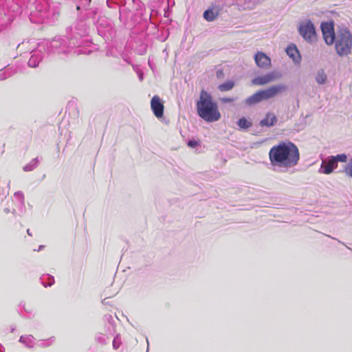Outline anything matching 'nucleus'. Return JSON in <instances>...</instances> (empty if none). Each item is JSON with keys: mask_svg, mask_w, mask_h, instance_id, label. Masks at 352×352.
<instances>
[{"mask_svg": "<svg viewBox=\"0 0 352 352\" xmlns=\"http://www.w3.org/2000/svg\"><path fill=\"white\" fill-rule=\"evenodd\" d=\"M269 158L274 167L288 169L298 164L300 153L298 147L293 142H282L270 148Z\"/></svg>", "mask_w": 352, "mask_h": 352, "instance_id": "obj_1", "label": "nucleus"}, {"mask_svg": "<svg viewBox=\"0 0 352 352\" xmlns=\"http://www.w3.org/2000/svg\"><path fill=\"white\" fill-rule=\"evenodd\" d=\"M197 110L199 116L208 122H216L221 118L217 102L213 101L211 94L204 89L197 102Z\"/></svg>", "mask_w": 352, "mask_h": 352, "instance_id": "obj_2", "label": "nucleus"}, {"mask_svg": "<svg viewBox=\"0 0 352 352\" xmlns=\"http://www.w3.org/2000/svg\"><path fill=\"white\" fill-rule=\"evenodd\" d=\"M288 89L285 84H278L270 87L266 89L256 91L252 96L248 97L243 101V104L246 107H251L256 105L263 100H267L280 94Z\"/></svg>", "mask_w": 352, "mask_h": 352, "instance_id": "obj_3", "label": "nucleus"}, {"mask_svg": "<svg viewBox=\"0 0 352 352\" xmlns=\"http://www.w3.org/2000/svg\"><path fill=\"white\" fill-rule=\"evenodd\" d=\"M79 45L77 38L58 36L46 43V48L49 54H68L72 50Z\"/></svg>", "mask_w": 352, "mask_h": 352, "instance_id": "obj_4", "label": "nucleus"}, {"mask_svg": "<svg viewBox=\"0 0 352 352\" xmlns=\"http://www.w3.org/2000/svg\"><path fill=\"white\" fill-rule=\"evenodd\" d=\"M334 43L336 52L339 56L349 54L352 46V34L349 30L343 28L338 30Z\"/></svg>", "mask_w": 352, "mask_h": 352, "instance_id": "obj_5", "label": "nucleus"}, {"mask_svg": "<svg viewBox=\"0 0 352 352\" xmlns=\"http://www.w3.org/2000/svg\"><path fill=\"white\" fill-rule=\"evenodd\" d=\"M298 31L299 34L308 43L312 44L316 42L317 37L316 28L311 20L308 19L300 22L298 27Z\"/></svg>", "mask_w": 352, "mask_h": 352, "instance_id": "obj_6", "label": "nucleus"}, {"mask_svg": "<svg viewBox=\"0 0 352 352\" xmlns=\"http://www.w3.org/2000/svg\"><path fill=\"white\" fill-rule=\"evenodd\" d=\"M88 33V26L86 22L83 20H77L74 22V23L69 28L67 29V34L69 37L77 38V41L78 39Z\"/></svg>", "mask_w": 352, "mask_h": 352, "instance_id": "obj_7", "label": "nucleus"}, {"mask_svg": "<svg viewBox=\"0 0 352 352\" xmlns=\"http://www.w3.org/2000/svg\"><path fill=\"white\" fill-rule=\"evenodd\" d=\"M320 28L325 43L327 45H333L336 36L333 22H322Z\"/></svg>", "mask_w": 352, "mask_h": 352, "instance_id": "obj_8", "label": "nucleus"}, {"mask_svg": "<svg viewBox=\"0 0 352 352\" xmlns=\"http://www.w3.org/2000/svg\"><path fill=\"white\" fill-rule=\"evenodd\" d=\"M45 49V46L42 45H38V47L36 50L31 51V56L28 60V66L30 67H36L39 63L43 58V54L42 50Z\"/></svg>", "mask_w": 352, "mask_h": 352, "instance_id": "obj_9", "label": "nucleus"}, {"mask_svg": "<svg viewBox=\"0 0 352 352\" xmlns=\"http://www.w3.org/2000/svg\"><path fill=\"white\" fill-rule=\"evenodd\" d=\"M338 167V164H336V160L331 157L329 156L322 160L319 173L326 175L331 174Z\"/></svg>", "mask_w": 352, "mask_h": 352, "instance_id": "obj_10", "label": "nucleus"}, {"mask_svg": "<svg viewBox=\"0 0 352 352\" xmlns=\"http://www.w3.org/2000/svg\"><path fill=\"white\" fill-rule=\"evenodd\" d=\"M151 106L154 115L157 118H162L164 115V104L157 96L153 97L151 101Z\"/></svg>", "mask_w": 352, "mask_h": 352, "instance_id": "obj_11", "label": "nucleus"}, {"mask_svg": "<svg viewBox=\"0 0 352 352\" xmlns=\"http://www.w3.org/2000/svg\"><path fill=\"white\" fill-rule=\"evenodd\" d=\"M254 60L258 67L267 69L271 65L270 58L263 52H257L254 55Z\"/></svg>", "mask_w": 352, "mask_h": 352, "instance_id": "obj_12", "label": "nucleus"}, {"mask_svg": "<svg viewBox=\"0 0 352 352\" xmlns=\"http://www.w3.org/2000/svg\"><path fill=\"white\" fill-rule=\"evenodd\" d=\"M277 121L278 119L276 115L274 113L268 112L265 118L260 120L259 124L261 126L271 127L274 126Z\"/></svg>", "mask_w": 352, "mask_h": 352, "instance_id": "obj_13", "label": "nucleus"}, {"mask_svg": "<svg viewBox=\"0 0 352 352\" xmlns=\"http://www.w3.org/2000/svg\"><path fill=\"white\" fill-rule=\"evenodd\" d=\"M275 78L274 72H270L263 76H258L252 79V82L256 85H263L267 84Z\"/></svg>", "mask_w": 352, "mask_h": 352, "instance_id": "obj_14", "label": "nucleus"}, {"mask_svg": "<svg viewBox=\"0 0 352 352\" xmlns=\"http://www.w3.org/2000/svg\"><path fill=\"white\" fill-rule=\"evenodd\" d=\"M287 55L292 58L295 63H298L300 61V54L296 45H289L286 49Z\"/></svg>", "mask_w": 352, "mask_h": 352, "instance_id": "obj_15", "label": "nucleus"}, {"mask_svg": "<svg viewBox=\"0 0 352 352\" xmlns=\"http://www.w3.org/2000/svg\"><path fill=\"white\" fill-rule=\"evenodd\" d=\"M16 73V69L7 65L0 69V80H5L7 78L14 76Z\"/></svg>", "mask_w": 352, "mask_h": 352, "instance_id": "obj_16", "label": "nucleus"}, {"mask_svg": "<svg viewBox=\"0 0 352 352\" xmlns=\"http://www.w3.org/2000/svg\"><path fill=\"white\" fill-rule=\"evenodd\" d=\"M236 5L243 10H252L254 8V3L250 0H234Z\"/></svg>", "mask_w": 352, "mask_h": 352, "instance_id": "obj_17", "label": "nucleus"}, {"mask_svg": "<svg viewBox=\"0 0 352 352\" xmlns=\"http://www.w3.org/2000/svg\"><path fill=\"white\" fill-rule=\"evenodd\" d=\"M34 338L32 335L21 336L19 342L24 344L28 348H33L34 344Z\"/></svg>", "mask_w": 352, "mask_h": 352, "instance_id": "obj_18", "label": "nucleus"}, {"mask_svg": "<svg viewBox=\"0 0 352 352\" xmlns=\"http://www.w3.org/2000/svg\"><path fill=\"white\" fill-rule=\"evenodd\" d=\"M234 85H235L234 81L227 80L226 82H225L222 84H220L217 87V89L221 92H225V91H228L232 90L234 88Z\"/></svg>", "mask_w": 352, "mask_h": 352, "instance_id": "obj_19", "label": "nucleus"}, {"mask_svg": "<svg viewBox=\"0 0 352 352\" xmlns=\"http://www.w3.org/2000/svg\"><path fill=\"white\" fill-rule=\"evenodd\" d=\"M41 283L45 287L52 286L54 283V278L50 274L43 275L41 278Z\"/></svg>", "mask_w": 352, "mask_h": 352, "instance_id": "obj_20", "label": "nucleus"}, {"mask_svg": "<svg viewBox=\"0 0 352 352\" xmlns=\"http://www.w3.org/2000/svg\"><path fill=\"white\" fill-rule=\"evenodd\" d=\"M316 81L319 85H323L327 81V75L323 69H320L318 71L316 76Z\"/></svg>", "mask_w": 352, "mask_h": 352, "instance_id": "obj_21", "label": "nucleus"}, {"mask_svg": "<svg viewBox=\"0 0 352 352\" xmlns=\"http://www.w3.org/2000/svg\"><path fill=\"white\" fill-rule=\"evenodd\" d=\"M218 16L217 12H214L211 9H208L204 12V18L208 21H214Z\"/></svg>", "mask_w": 352, "mask_h": 352, "instance_id": "obj_22", "label": "nucleus"}, {"mask_svg": "<svg viewBox=\"0 0 352 352\" xmlns=\"http://www.w3.org/2000/svg\"><path fill=\"white\" fill-rule=\"evenodd\" d=\"M237 125L243 129H248L250 126H252V123L250 121H248L245 118H239L237 121Z\"/></svg>", "mask_w": 352, "mask_h": 352, "instance_id": "obj_23", "label": "nucleus"}, {"mask_svg": "<svg viewBox=\"0 0 352 352\" xmlns=\"http://www.w3.org/2000/svg\"><path fill=\"white\" fill-rule=\"evenodd\" d=\"M38 158H34V159L32 160L29 164H26L23 167V170L25 172L32 171L38 166Z\"/></svg>", "mask_w": 352, "mask_h": 352, "instance_id": "obj_24", "label": "nucleus"}, {"mask_svg": "<svg viewBox=\"0 0 352 352\" xmlns=\"http://www.w3.org/2000/svg\"><path fill=\"white\" fill-rule=\"evenodd\" d=\"M30 45V41L22 42L21 44L18 45L17 49L20 52H22V51H24V50H27V51H30L31 52V51L32 50H35V49L33 47H29Z\"/></svg>", "mask_w": 352, "mask_h": 352, "instance_id": "obj_25", "label": "nucleus"}, {"mask_svg": "<svg viewBox=\"0 0 352 352\" xmlns=\"http://www.w3.org/2000/svg\"><path fill=\"white\" fill-rule=\"evenodd\" d=\"M54 340V337H52L47 340H41L38 341V345L41 347H47L50 346Z\"/></svg>", "mask_w": 352, "mask_h": 352, "instance_id": "obj_26", "label": "nucleus"}, {"mask_svg": "<svg viewBox=\"0 0 352 352\" xmlns=\"http://www.w3.org/2000/svg\"><path fill=\"white\" fill-rule=\"evenodd\" d=\"M19 206V212L17 213L15 209H13L12 211V213L14 215H19L23 216L25 212V201L24 202H20Z\"/></svg>", "mask_w": 352, "mask_h": 352, "instance_id": "obj_27", "label": "nucleus"}, {"mask_svg": "<svg viewBox=\"0 0 352 352\" xmlns=\"http://www.w3.org/2000/svg\"><path fill=\"white\" fill-rule=\"evenodd\" d=\"M331 157L336 160V164H338V162H346L347 161V155L344 153L338 154L336 156L331 155Z\"/></svg>", "mask_w": 352, "mask_h": 352, "instance_id": "obj_28", "label": "nucleus"}, {"mask_svg": "<svg viewBox=\"0 0 352 352\" xmlns=\"http://www.w3.org/2000/svg\"><path fill=\"white\" fill-rule=\"evenodd\" d=\"M345 174L352 178V157L350 159L349 163L344 170Z\"/></svg>", "mask_w": 352, "mask_h": 352, "instance_id": "obj_29", "label": "nucleus"}, {"mask_svg": "<svg viewBox=\"0 0 352 352\" xmlns=\"http://www.w3.org/2000/svg\"><path fill=\"white\" fill-rule=\"evenodd\" d=\"M14 197L16 199H18L19 204L20 202H24L25 201L24 195H23V193L21 191H17V192H14Z\"/></svg>", "mask_w": 352, "mask_h": 352, "instance_id": "obj_30", "label": "nucleus"}, {"mask_svg": "<svg viewBox=\"0 0 352 352\" xmlns=\"http://www.w3.org/2000/svg\"><path fill=\"white\" fill-rule=\"evenodd\" d=\"M198 144V142L195 140H190L188 142V146L191 148H195Z\"/></svg>", "mask_w": 352, "mask_h": 352, "instance_id": "obj_31", "label": "nucleus"}, {"mask_svg": "<svg viewBox=\"0 0 352 352\" xmlns=\"http://www.w3.org/2000/svg\"><path fill=\"white\" fill-rule=\"evenodd\" d=\"M221 100L223 102V103H230V102H232L234 100V99L233 98H222L221 99Z\"/></svg>", "mask_w": 352, "mask_h": 352, "instance_id": "obj_32", "label": "nucleus"}, {"mask_svg": "<svg viewBox=\"0 0 352 352\" xmlns=\"http://www.w3.org/2000/svg\"><path fill=\"white\" fill-rule=\"evenodd\" d=\"M223 76V70L219 69L217 72V78H222Z\"/></svg>", "mask_w": 352, "mask_h": 352, "instance_id": "obj_33", "label": "nucleus"}, {"mask_svg": "<svg viewBox=\"0 0 352 352\" xmlns=\"http://www.w3.org/2000/svg\"><path fill=\"white\" fill-rule=\"evenodd\" d=\"M113 346L114 349H118L120 344L117 342L116 339L115 338L113 342Z\"/></svg>", "mask_w": 352, "mask_h": 352, "instance_id": "obj_34", "label": "nucleus"}, {"mask_svg": "<svg viewBox=\"0 0 352 352\" xmlns=\"http://www.w3.org/2000/svg\"><path fill=\"white\" fill-rule=\"evenodd\" d=\"M97 340L100 343H104L105 342V338L104 337H98V338H97Z\"/></svg>", "mask_w": 352, "mask_h": 352, "instance_id": "obj_35", "label": "nucleus"}, {"mask_svg": "<svg viewBox=\"0 0 352 352\" xmlns=\"http://www.w3.org/2000/svg\"><path fill=\"white\" fill-rule=\"evenodd\" d=\"M74 53L76 54H81V50L80 49H76L74 50Z\"/></svg>", "mask_w": 352, "mask_h": 352, "instance_id": "obj_36", "label": "nucleus"}, {"mask_svg": "<svg viewBox=\"0 0 352 352\" xmlns=\"http://www.w3.org/2000/svg\"><path fill=\"white\" fill-rule=\"evenodd\" d=\"M45 248V246H44V245H39V246H38V248L37 251H38V252H40V251H41L42 250H43V248Z\"/></svg>", "mask_w": 352, "mask_h": 352, "instance_id": "obj_37", "label": "nucleus"}, {"mask_svg": "<svg viewBox=\"0 0 352 352\" xmlns=\"http://www.w3.org/2000/svg\"><path fill=\"white\" fill-rule=\"evenodd\" d=\"M108 300V298H105L103 300H102V303L103 304H108L109 302L107 301Z\"/></svg>", "mask_w": 352, "mask_h": 352, "instance_id": "obj_38", "label": "nucleus"}, {"mask_svg": "<svg viewBox=\"0 0 352 352\" xmlns=\"http://www.w3.org/2000/svg\"><path fill=\"white\" fill-rule=\"evenodd\" d=\"M3 211L6 212V213H8L10 212V209L8 208H4Z\"/></svg>", "mask_w": 352, "mask_h": 352, "instance_id": "obj_39", "label": "nucleus"}, {"mask_svg": "<svg viewBox=\"0 0 352 352\" xmlns=\"http://www.w3.org/2000/svg\"><path fill=\"white\" fill-rule=\"evenodd\" d=\"M0 352H4V347L0 344Z\"/></svg>", "mask_w": 352, "mask_h": 352, "instance_id": "obj_40", "label": "nucleus"}, {"mask_svg": "<svg viewBox=\"0 0 352 352\" xmlns=\"http://www.w3.org/2000/svg\"><path fill=\"white\" fill-rule=\"evenodd\" d=\"M15 330V327H11V329H10V331L11 333H13Z\"/></svg>", "mask_w": 352, "mask_h": 352, "instance_id": "obj_41", "label": "nucleus"}, {"mask_svg": "<svg viewBox=\"0 0 352 352\" xmlns=\"http://www.w3.org/2000/svg\"><path fill=\"white\" fill-rule=\"evenodd\" d=\"M27 232H28V235L32 236V233L30 232L29 229L27 230Z\"/></svg>", "mask_w": 352, "mask_h": 352, "instance_id": "obj_42", "label": "nucleus"}]
</instances>
